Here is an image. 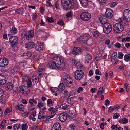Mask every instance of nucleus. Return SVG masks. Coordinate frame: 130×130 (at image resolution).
<instances>
[{"label": "nucleus", "instance_id": "obj_1", "mask_svg": "<svg viewBox=\"0 0 130 130\" xmlns=\"http://www.w3.org/2000/svg\"><path fill=\"white\" fill-rule=\"evenodd\" d=\"M48 65L51 68L58 70L62 69L65 64L64 59L62 57L56 56L48 63Z\"/></svg>", "mask_w": 130, "mask_h": 130}, {"label": "nucleus", "instance_id": "obj_2", "mask_svg": "<svg viewBox=\"0 0 130 130\" xmlns=\"http://www.w3.org/2000/svg\"><path fill=\"white\" fill-rule=\"evenodd\" d=\"M61 6L65 10H70L73 8L74 4L73 0H61Z\"/></svg>", "mask_w": 130, "mask_h": 130}, {"label": "nucleus", "instance_id": "obj_3", "mask_svg": "<svg viewBox=\"0 0 130 130\" xmlns=\"http://www.w3.org/2000/svg\"><path fill=\"white\" fill-rule=\"evenodd\" d=\"M123 15L124 18H120L119 19L118 21L121 23H125L126 22L130 21V10L126 9L124 11Z\"/></svg>", "mask_w": 130, "mask_h": 130}, {"label": "nucleus", "instance_id": "obj_4", "mask_svg": "<svg viewBox=\"0 0 130 130\" xmlns=\"http://www.w3.org/2000/svg\"><path fill=\"white\" fill-rule=\"evenodd\" d=\"M71 77L67 74H65L62 79V82L66 87H70L72 85Z\"/></svg>", "mask_w": 130, "mask_h": 130}, {"label": "nucleus", "instance_id": "obj_5", "mask_svg": "<svg viewBox=\"0 0 130 130\" xmlns=\"http://www.w3.org/2000/svg\"><path fill=\"white\" fill-rule=\"evenodd\" d=\"M85 74L83 71L80 70H78L76 71L74 74L75 79L77 80H80L83 79L84 76Z\"/></svg>", "mask_w": 130, "mask_h": 130}, {"label": "nucleus", "instance_id": "obj_6", "mask_svg": "<svg viewBox=\"0 0 130 130\" xmlns=\"http://www.w3.org/2000/svg\"><path fill=\"white\" fill-rule=\"evenodd\" d=\"M121 23H116L113 26V29L114 31L117 33H120L124 29V27ZM123 23H122V24Z\"/></svg>", "mask_w": 130, "mask_h": 130}, {"label": "nucleus", "instance_id": "obj_7", "mask_svg": "<svg viewBox=\"0 0 130 130\" xmlns=\"http://www.w3.org/2000/svg\"><path fill=\"white\" fill-rule=\"evenodd\" d=\"M103 32L106 34H109L112 31V28L109 23H106L103 25Z\"/></svg>", "mask_w": 130, "mask_h": 130}, {"label": "nucleus", "instance_id": "obj_8", "mask_svg": "<svg viewBox=\"0 0 130 130\" xmlns=\"http://www.w3.org/2000/svg\"><path fill=\"white\" fill-rule=\"evenodd\" d=\"M20 92L24 95H27L30 93L29 88L26 86H22L20 88Z\"/></svg>", "mask_w": 130, "mask_h": 130}, {"label": "nucleus", "instance_id": "obj_9", "mask_svg": "<svg viewBox=\"0 0 130 130\" xmlns=\"http://www.w3.org/2000/svg\"><path fill=\"white\" fill-rule=\"evenodd\" d=\"M91 17L90 14L88 12H83L80 15L81 19L84 21H87L89 20Z\"/></svg>", "mask_w": 130, "mask_h": 130}, {"label": "nucleus", "instance_id": "obj_10", "mask_svg": "<svg viewBox=\"0 0 130 130\" xmlns=\"http://www.w3.org/2000/svg\"><path fill=\"white\" fill-rule=\"evenodd\" d=\"M90 37V35L88 33H85L80 36V39L84 43H86Z\"/></svg>", "mask_w": 130, "mask_h": 130}, {"label": "nucleus", "instance_id": "obj_11", "mask_svg": "<svg viewBox=\"0 0 130 130\" xmlns=\"http://www.w3.org/2000/svg\"><path fill=\"white\" fill-rule=\"evenodd\" d=\"M8 63V60L5 58L0 57V67H4L7 66Z\"/></svg>", "mask_w": 130, "mask_h": 130}, {"label": "nucleus", "instance_id": "obj_12", "mask_svg": "<svg viewBox=\"0 0 130 130\" xmlns=\"http://www.w3.org/2000/svg\"><path fill=\"white\" fill-rule=\"evenodd\" d=\"M9 40L12 44L13 46L17 44L18 38L15 36H13L10 37Z\"/></svg>", "mask_w": 130, "mask_h": 130}, {"label": "nucleus", "instance_id": "obj_13", "mask_svg": "<svg viewBox=\"0 0 130 130\" xmlns=\"http://www.w3.org/2000/svg\"><path fill=\"white\" fill-rule=\"evenodd\" d=\"M113 11L111 9L109 8L106 9V11L105 12V16L106 17L111 18L113 16Z\"/></svg>", "mask_w": 130, "mask_h": 130}, {"label": "nucleus", "instance_id": "obj_14", "mask_svg": "<svg viewBox=\"0 0 130 130\" xmlns=\"http://www.w3.org/2000/svg\"><path fill=\"white\" fill-rule=\"evenodd\" d=\"M71 64L72 65H74L77 67L78 68H80L82 67V64L79 62H78L74 59H71L70 60Z\"/></svg>", "mask_w": 130, "mask_h": 130}, {"label": "nucleus", "instance_id": "obj_15", "mask_svg": "<svg viewBox=\"0 0 130 130\" xmlns=\"http://www.w3.org/2000/svg\"><path fill=\"white\" fill-rule=\"evenodd\" d=\"M67 115L66 113H62L59 115V120L61 122H64L67 119Z\"/></svg>", "mask_w": 130, "mask_h": 130}, {"label": "nucleus", "instance_id": "obj_16", "mask_svg": "<svg viewBox=\"0 0 130 130\" xmlns=\"http://www.w3.org/2000/svg\"><path fill=\"white\" fill-rule=\"evenodd\" d=\"M106 17L105 15H102L100 16L99 18V20L100 23L102 25H103L106 23H107L106 22Z\"/></svg>", "mask_w": 130, "mask_h": 130}, {"label": "nucleus", "instance_id": "obj_17", "mask_svg": "<svg viewBox=\"0 0 130 130\" xmlns=\"http://www.w3.org/2000/svg\"><path fill=\"white\" fill-rule=\"evenodd\" d=\"M43 44V43L41 42L37 43L35 46L36 50L39 51L43 50L44 49Z\"/></svg>", "mask_w": 130, "mask_h": 130}, {"label": "nucleus", "instance_id": "obj_18", "mask_svg": "<svg viewBox=\"0 0 130 130\" xmlns=\"http://www.w3.org/2000/svg\"><path fill=\"white\" fill-rule=\"evenodd\" d=\"M34 33V30H30L27 34L26 36V38L28 40H31L33 38V36Z\"/></svg>", "mask_w": 130, "mask_h": 130}, {"label": "nucleus", "instance_id": "obj_19", "mask_svg": "<svg viewBox=\"0 0 130 130\" xmlns=\"http://www.w3.org/2000/svg\"><path fill=\"white\" fill-rule=\"evenodd\" d=\"M82 49L79 47H75L72 50V53L74 55H76L80 53Z\"/></svg>", "mask_w": 130, "mask_h": 130}, {"label": "nucleus", "instance_id": "obj_20", "mask_svg": "<svg viewBox=\"0 0 130 130\" xmlns=\"http://www.w3.org/2000/svg\"><path fill=\"white\" fill-rule=\"evenodd\" d=\"M61 125L59 123L57 122L54 124L52 130H61Z\"/></svg>", "mask_w": 130, "mask_h": 130}, {"label": "nucleus", "instance_id": "obj_21", "mask_svg": "<svg viewBox=\"0 0 130 130\" xmlns=\"http://www.w3.org/2000/svg\"><path fill=\"white\" fill-rule=\"evenodd\" d=\"M32 53L29 51L26 53H23L21 54V56L24 58L26 59L29 58L31 56Z\"/></svg>", "mask_w": 130, "mask_h": 130}, {"label": "nucleus", "instance_id": "obj_22", "mask_svg": "<svg viewBox=\"0 0 130 130\" xmlns=\"http://www.w3.org/2000/svg\"><path fill=\"white\" fill-rule=\"evenodd\" d=\"M35 45L33 42H29L25 45V47L27 50H29L34 47Z\"/></svg>", "mask_w": 130, "mask_h": 130}, {"label": "nucleus", "instance_id": "obj_23", "mask_svg": "<svg viewBox=\"0 0 130 130\" xmlns=\"http://www.w3.org/2000/svg\"><path fill=\"white\" fill-rule=\"evenodd\" d=\"M20 70L19 66H16L13 67L11 70V72L13 74H15L18 72Z\"/></svg>", "mask_w": 130, "mask_h": 130}, {"label": "nucleus", "instance_id": "obj_24", "mask_svg": "<svg viewBox=\"0 0 130 130\" xmlns=\"http://www.w3.org/2000/svg\"><path fill=\"white\" fill-rule=\"evenodd\" d=\"M12 88L13 84L11 82L8 83L5 87V89L6 90L9 91L11 90Z\"/></svg>", "mask_w": 130, "mask_h": 130}, {"label": "nucleus", "instance_id": "obj_25", "mask_svg": "<svg viewBox=\"0 0 130 130\" xmlns=\"http://www.w3.org/2000/svg\"><path fill=\"white\" fill-rule=\"evenodd\" d=\"M29 102L31 106H35L37 104V101L34 99H30L29 100Z\"/></svg>", "mask_w": 130, "mask_h": 130}, {"label": "nucleus", "instance_id": "obj_26", "mask_svg": "<svg viewBox=\"0 0 130 130\" xmlns=\"http://www.w3.org/2000/svg\"><path fill=\"white\" fill-rule=\"evenodd\" d=\"M64 84L62 83H60L58 88V90L60 91H62L65 89V86Z\"/></svg>", "mask_w": 130, "mask_h": 130}, {"label": "nucleus", "instance_id": "obj_27", "mask_svg": "<svg viewBox=\"0 0 130 130\" xmlns=\"http://www.w3.org/2000/svg\"><path fill=\"white\" fill-rule=\"evenodd\" d=\"M128 120L126 118H123L119 120V122L122 124H127L128 122Z\"/></svg>", "mask_w": 130, "mask_h": 130}, {"label": "nucleus", "instance_id": "obj_28", "mask_svg": "<svg viewBox=\"0 0 130 130\" xmlns=\"http://www.w3.org/2000/svg\"><path fill=\"white\" fill-rule=\"evenodd\" d=\"M45 114L43 112L40 111L39 113L38 116V119H40L41 118L44 119L45 118Z\"/></svg>", "mask_w": 130, "mask_h": 130}, {"label": "nucleus", "instance_id": "obj_29", "mask_svg": "<svg viewBox=\"0 0 130 130\" xmlns=\"http://www.w3.org/2000/svg\"><path fill=\"white\" fill-rule=\"evenodd\" d=\"M105 92V90L104 89H103V87H100L98 90V92L97 95L98 96H100L101 94L104 93Z\"/></svg>", "mask_w": 130, "mask_h": 130}, {"label": "nucleus", "instance_id": "obj_30", "mask_svg": "<svg viewBox=\"0 0 130 130\" xmlns=\"http://www.w3.org/2000/svg\"><path fill=\"white\" fill-rule=\"evenodd\" d=\"M86 59L85 61L86 62L88 63H89L91 59H92L91 55V54H88L86 56Z\"/></svg>", "mask_w": 130, "mask_h": 130}, {"label": "nucleus", "instance_id": "obj_31", "mask_svg": "<svg viewBox=\"0 0 130 130\" xmlns=\"http://www.w3.org/2000/svg\"><path fill=\"white\" fill-rule=\"evenodd\" d=\"M117 52H115L113 53L111 58V61L112 62H114V61L115 60L116 57H117Z\"/></svg>", "mask_w": 130, "mask_h": 130}, {"label": "nucleus", "instance_id": "obj_32", "mask_svg": "<svg viewBox=\"0 0 130 130\" xmlns=\"http://www.w3.org/2000/svg\"><path fill=\"white\" fill-rule=\"evenodd\" d=\"M16 109L18 110L23 111L24 110V107L23 105L22 104L18 105Z\"/></svg>", "mask_w": 130, "mask_h": 130}, {"label": "nucleus", "instance_id": "obj_33", "mask_svg": "<svg viewBox=\"0 0 130 130\" xmlns=\"http://www.w3.org/2000/svg\"><path fill=\"white\" fill-rule=\"evenodd\" d=\"M17 31V29L15 27H13L12 29L10 30V33L11 35L15 34Z\"/></svg>", "mask_w": 130, "mask_h": 130}, {"label": "nucleus", "instance_id": "obj_34", "mask_svg": "<svg viewBox=\"0 0 130 130\" xmlns=\"http://www.w3.org/2000/svg\"><path fill=\"white\" fill-rule=\"evenodd\" d=\"M44 71V69L40 67V68H39L38 74L40 76L43 74V72Z\"/></svg>", "mask_w": 130, "mask_h": 130}, {"label": "nucleus", "instance_id": "obj_35", "mask_svg": "<svg viewBox=\"0 0 130 130\" xmlns=\"http://www.w3.org/2000/svg\"><path fill=\"white\" fill-rule=\"evenodd\" d=\"M124 60L127 62H128L130 60V54H125L124 56Z\"/></svg>", "mask_w": 130, "mask_h": 130}, {"label": "nucleus", "instance_id": "obj_36", "mask_svg": "<svg viewBox=\"0 0 130 130\" xmlns=\"http://www.w3.org/2000/svg\"><path fill=\"white\" fill-rule=\"evenodd\" d=\"M88 1L87 0H81L80 1L81 4L84 6H87L88 4Z\"/></svg>", "mask_w": 130, "mask_h": 130}, {"label": "nucleus", "instance_id": "obj_37", "mask_svg": "<svg viewBox=\"0 0 130 130\" xmlns=\"http://www.w3.org/2000/svg\"><path fill=\"white\" fill-rule=\"evenodd\" d=\"M29 78V77L27 75L24 76L22 78L23 82L25 83Z\"/></svg>", "mask_w": 130, "mask_h": 130}, {"label": "nucleus", "instance_id": "obj_38", "mask_svg": "<svg viewBox=\"0 0 130 130\" xmlns=\"http://www.w3.org/2000/svg\"><path fill=\"white\" fill-rule=\"evenodd\" d=\"M28 126L26 124H22L21 125L22 130H27L28 129Z\"/></svg>", "mask_w": 130, "mask_h": 130}, {"label": "nucleus", "instance_id": "obj_39", "mask_svg": "<svg viewBox=\"0 0 130 130\" xmlns=\"http://www.w3.org/2000/svg\"><path fill=\"white\" fill-rule=\"evenodd\" d=\"M20 125L18 124H15L13 126V129L14 130H18L19 128H20Z\"/></svg>", "mask_w": 130, "mask_h": 130}, {"label": "nucleus", "instance_id": "obj_40", "mask_svg": "<svg viewBox=\"0 0 130 130\" xmlns=\"http://www.w3.org/2000/svg\"><path fill=\"white\" fill-rule=\"evenodd\" d=\"M60 1H57L55 3V6L56 9H60V6L59 5V4H60Z\"/></svg>", "mask_w": 130, "mask_h": 130}, {"label": "nucleus", "instance_id": "obj_41", "mask_svg": "<svg viewBox=\"0 0 130 130\" xmlns=\"http://www.w3.org/2000/svg\"><path fill=\"white\" fill-rule=\"evenodd\" d=\"M68 106V105H67L65 104H63L61 105L60 106L61 109H63L64 110L66 109Z\"/></svg>", "mask_w": 130, "mask_h": 130}, {"label": "nucleus", "instance_id": "obj_42", "mask_svg": "<svg viewBox=\"0 0 130 130\" xmlns=\"http://www.w3.org/2000/svg\"><path fill=\"white\" fill-rule=\"evenodd\" d=\"M3 79H1L0 80V85H3L5 84L6 82V79L4 77Z\"/></svg>", "mask_w": 130, "mask_h": 130}, {"label": "nucleus", "instance_id": "obj_43", "mask_svg": "<svg viewBox=\"0 0 130 130\" xmlns=\"http://www.w3.org/2000/svg\"><path fill=\"white\" fill-rule=\"evenodd\" d=\"M11 110L9 108H7L6 109L5 113L6 115H8L10 114V113L11 112Z\"/></svg>", "mask_w": 130, "mask_h": 130}, {"label": "nucleus", "instance_id": "obj_44", "mask_svg": "<svg viewBox=\"0 0 130 130\" xmlns=\"http://www.w3.org/2000/svg\"><path fill=\"white\" fill-rule=\"evenodd\" d=\"M28 86L30 87L32 85V82L31 79L30 78L26 83Z\"/></svg>", "mask_w": 130, "mask_h": 130}, {"label": "nucleus", "instance_id": "obj_45", "mask_svg": "<svg viewBox=\"0 0 130 130\" xmlns=\"http://www.w3.org/2000/svg\"><path fill=\"white\" fill-rule=\"evenodd\" d=\"M47 103L48 106H51L52 105V101L51 99H48L47 101Z\"/></svg>", "mask_w": 130, "mask_h": 130}, {"label": "nucleus", "instance_id": "obj_46", "mask_svg": "<svg viewBox=\"0 0 130 130\" xmlns=\"http://www.w3.org/2000/svg\"><path fill=\"white\" fill-rule=\"evenodd\" d=\"M50 90L52 92L54 93L57 91L58 88L57 87H51L50 88Z\"/></svg>", "mask_w": 130, "mask_h": 130}, {"label": "nucleus", "instance_id": "obj_47", "mask_svg": "<svg viewBox=\"0 0 130 130\" xmlns=\"http://www.w3.org/2000/svg\"><path fill=\"white\" fill-rule=\"evenodd\" d=\"M55 112L54 111H53L51 113V115L47 116L46 117V118L47 119H50L51 118H52L53 117L54 115L55 114Z\"/></svg>", "mask_w": 130, "mask_h": 130}, {"label": "nucleus", "instance_id": "obj_48", "mask_svg": "<svg viewBox=\"0 0 130 130\" xmlns=\"http://www.w3.org/2000/svg\"><path fill=\"white\" fill-rule=\"evenodd\" d=\"M32 79L33 81L34 80H36L35 82H38V78L37 75H33L32 77Z\"/></svg>", "mask_w": 130, "mask_h": 130}, {"label": "nucleus", "instance_id": "obj_49", "mask_svg": "<svg viewBox=\"0 0 130 130\" xmlns=\"http://www.w3.org/2000/svg\"><path fill=\"white\" fill-rule=\"evenodd\" d=\"M6 123V121L5 120H4L2 122L1 124H0V128L1 129H3L4 126Z\"/></svg>", "mask_w": 130, "mask_h": 130}, {"label": "nucleus", "instance_id": "obj_50", "mask_svg": "<svg viewBox=\"0 0 130 130\" xmlns=\"http://www.w3.org/2000/svg\"><path fill=\"white\" fill-rule=\"evenodd\" d=\"M27 35V32L25 31H23L21 34V37L23 38H26V36Z\"/></svg>", "mask_w": 130, "mask_h": 130}, {"label": "nucleus", "instance_id": "obj_51", "mask_svg": "<svg viewBox=\"0 0 130 130\" xmlns=\"http://www.w3.org/2000/svg\"><path fill=\"white\" fill-rule=\"evenodd\" d=\"M46 19L47 21L50 23H52L54 22V21L52 17H48Z\"/></svg>", "mask_w": 130, "mask_h": 130}, {"label": "nucleus", "instance_id": "obj_52", "mask_svg": "<svg viewBox=\"0 0 130 130\" xmlns=\"http://www.w3.org/2000/svg\"><path fill=\"white\" fill-rule=\"evenodd\" d=\"M72 15V12H68L66 14V17L68 18H70Z\"/></svg>", "mask_w": 130, "mask_h": 130}, {"label": "nucleus", "instance_id": "obj_53", "mask_svg": "<svg viewBox=\"0 0 130 130\" xmlns=\"http://www.w3.org/2000/svg\"><path fill=\"white\" fill-rule=\"evenodd\" d=\"M99 34V32L96 31H94L93 33V36L95 37H98V36Z\"/></svg>", "mask_w": 130, "mask_h": 130}, {"label": "nucleus", "instance_id": "obj_54", "mask_svg": "<svg viewBox=\"0 0 130 130\" xmlns=\"http://www.w3.org/2000/svg\"><path fill=\"white\" fill-rule=\"evenodd\" d=\"M115 46L116 47L120 48L122 47V45L120 43H117L115 44Z\"/></svg>", "mask_w": 130, "mask_h": 130}, {"label": "nucleus", "instance_id": "obj_55", "mask_svg": "<svg viewBox=\"0 0 130 130\" xmlns=\"http://www.w3.org/2000/svg\"><path fill=\"white\" fill-rule=\"evenodd\" d=\"M124 54L120 52L118 54V58L119 59H122L123 58Z\"/></svg>", "mask_w": 130, "mask_h": 130}, {"label": "nucleus", "instance_id": "obj_56", "mask_svg": "<svg viewBox=\"0 0 130 130\" xmlns=\"http://www.w3.org/2000/svg\"><path fill=\"white\" fill-rule=\"evenodd\" d=\"M115 110V109L114 106L113 107L110 106L108 108V112H110L111 111Z\"/></svg>", "mask_w": 130, "mask_h": 130}, {"label": "nucleus", "instance_id": "obj_57", "mask_svg": "<svg viewBox=\"0 0 130 130\" xmlns=\"http://www.w3.org/2000/svg\"><path fill=\"white\" fill-rule=\"evenodd\" d=\"M120 115L119 113H115L113 116V118L114 119H116L118 118L119 116Z\"/></svg>", "mask_w": 130, "mask_h": 130}, {"label": "nucleus", "instance_id": "obj_58", "mask_svg": "<svg viewBox=\"0 0 130 130\" xmlns=\"http://www.w3.org/2000/svg\"><path fill=\"white\" fill-rule=\"evenodd\" d=\"M35 61H37L39 59V55H37L36 56H34L33 57Z\"/></svg>", "mask_w": 130, "mask_h": 130}, {"label": "nucleus", "instance_id": "obj_59", "mask_svg": "<svg viewBox=\"0 0 130 130\" xmlns=\"http://www.w3.org/2000/svg\"><path fill=\"white\" fill-rule=\"evenodd\" d=\"M75 125L73 124H71L69 126V128L71 130H74L75 129Z\"/></svg>", "mask_w": 130, "mask_h": 130}, {"label": "nucleus", "instance_id": "obj_60", "mask_svg": "<svg viewBox=\"0 0 130 130\" xmlns=\"http://www.w3.org/2000/svg\"><path fill=\"white\" fill-rule=\"evenodd\" d=\"M28 114L29 113L28 112H25L22 113V116L24 118H26L28 116Z\"/></svg>", "mask_w": 130, "mask_h": 130}, {"label": "nucleus", "instance_id": "obj_61", "mask_svg": "<svg viewBox=\"0 0 130 130\" xmlns=\"http://www.w3.org/2000/svg\"><path fill=\"white\" fill-rule=\"evenodd\" d=\"M58 24L61 26H63L64 25V22L62 20H60L59 21L57 22Z\"/></svg>", "mask_w": 130, "mask_h": 130}, {"label": "nucleus", "instance_id": "obj_62", "mask_svg": "<svg viewBox=\"0 0 130 130\" xmlns=\"http://www.w3.org/2000/svg\"><path fill=\"white\" fill-rule=\"evenodd\" d=\"M117 4V3L116 2H113L110 4V7L111 8H113Z\"/></svg>", "mask_w": 130, "mask_h": 130}, {"label": "nucleus", "instance_id": "obj_63", "mask_svg": "<svg viewBox=\"0 0 130 130\" xmlns=\"http://www.w3.org/2000/svg\"><path fill=\"white\" fill-rule=\"evenodd\" d=\"M24 66H23V69L26 68L28 67V64L27 63V62L25 61H24Z\"/></svg>", "mask_w": 130, "mask_h": 130}, {"label": "nucleus", "instance_id": "obj_64", "mask_svg": "<svg viewBox=\"0 0 130 130\" xmlns=\"http://www.w3.org/2000/svg\"><path fill=\"white\" fill-rule=\"evenodd\" d=\"M43 32V31L42 29H40L37 31V34L38 35L41 34Z\"/></svg>", "mask_w": 130, "mask_h": 130}]
</instances>
